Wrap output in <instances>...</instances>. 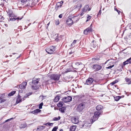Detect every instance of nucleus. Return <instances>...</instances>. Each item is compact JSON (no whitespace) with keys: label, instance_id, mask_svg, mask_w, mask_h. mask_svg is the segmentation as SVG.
Returning a JSON list of instances; mask_svg holds the SVG:
<instances>
[{"label":"nucleus","instance_id":"55","mask_svg":"<svg viewBox=\"0 0 131 131\" xmlns=\"http://www.w3.org/2000/svg\"><path fill=\"white\" fill-rule=\"evenodd\" d=\"M55 40L57 41H58L59 40V39L58 37V38H57Z\"/></svg>","mask_w":131,"mask_h":131},{"label":"nucleus","instance_id":"36","mask_svg":"<svg viewBox=\"0 0 131 131\" xmlns=\"http://www.w3.org/2000/svg\"><path fill=\"white\" fill-rule=\"evenodd\" d=\"M101 7L100 8V9L98 13L97 14V16H98L99 15H101Z\"/></svg>","mask_w":131,"mask_h":131},{"label":"nucleus","instance_id":"38","mask_svg":"<svg viewBox=\"0 0 131 131\" xmlns=\"http://www.w3.org/2000/svg\"><path fill=\"white\" fill-rule=\"evenodd\" d=\"M114 10H115L119 14H120V13L121 12L119 10H118L115 7L114 8Z\"/></svg>","mask_w":131,"mask_h":131},{"label":"nucleus","instance_id":"15","mask_svg":"<svg viewBox=\"0 0 131 131\" xmlns=\"http://www.w3.org/2000/svg\"><path fill=\"white\" fill-rule=\"evenodd\" d=\"M24 100V99L23 98H21V97L19 95H18V97L17 98L16 103L18 104L20 102H21L22 101H23Z\"/></svg>","mask_w":131,"mask_h":131},{"label":"nucleus","instance_id":"5","mask_svg":"<svg viewBox=\"0 0 131 131\" xmlns=\"http://www.w3.org/2000/svg\"><path fill=\"white\" fill-rule=\"evenodd\" d=\"M92 27V25L91 24L89 27L84 30V34L85 35H87L88 33L92 32L93 31Z\"/></svg>","mask_w":131,"mask_h":131},{"label":"nucleus","instance_id":"42","mask_svg":"<svg viewBox=\"0 0 131 131\" xmlns=\"http://www.w3.org/2000/svg\"><path fill=\"white\" fill-rule=\"evenodd\" d=\"M71 71H72V70L68 69H66V72H70Z\"/></svg>","mask_w":131,"mask_h":131},{"label":"nucleus","instance_id":"18","mask_svg":"<svg viewBox=\"0 0 131 131\" xmlns=\"http://www.w3.org/2000/svg\"><path fill=\"white\" fill-rule=\"evenodd\" d=\"M76 128V126L72 125L70 127V131H75Z\"/></svg>","mask_w":131,"mask_h":131},{"label":"nucleus","instance_id":"33","mask_svg":"<svg viewBox=\"0 0 131 131\" xmlns=\"http://www.w3.org/2000/svg\"><path fill=\"white\" fill-rule=\"evenodd\" d=\"M92 17L90 15H88L87 17V19L86 21V22L88 21H89L91 18Z\"/></svg>","mask_w":131,"mask_h":131},{"label":"nucleus","instance_id":"34","mask_svg":"<svg viewBox=\"0 0 131 131\" xmlns=\"http://www.w3.org/2000/svg\"><path fill=\"white\" fill-rule=\"evenodd\" d=\"M43 102H42L40 103L39 105V108L40 109H41L42 108V107L43 105Z\"/></svg>","mask_w":131,"mask_h":131},{"label":"nucleus","instance_id":"37","mask_svg":"<svg viewBox=\"0 0 131 131\" xmlns=\"http://www.w3.org/2000/svg\"><path fill=\"white\" fill-rule=\"evenodd\" d=\"M45 126H40L39 127L37 128V129H44V128H45Z\"/></svg>","mask_w":131,"mask_h":131},{"label":"nucleus","instance_id":"3","mask_svg":"<svg viewBox=\"0 0 131 131\" xmlns=\"http://www.w3.org/2000/svg\"><path fill=\"white\" fill-rule=\"evenodd\" d=\"M60 75L57 74H53L51 75L50 78L52 80L54 81H57L59 80Z\"/></svg>","mask_w":131,"mask_h":131},{"label":"nucleus","instance_id":"2","mask_svg":"<svg viewBox=\"0 0 131 131\" xmlns=\"http://www.w3.org/2000/svg\"><path fill=\"white\" fill-rule=\"evenodd\" d=\"M101 113V112H96L94 113V115H93L92 117H91V120H92L91 122H92V123L98 119Z\"/></svg>","mask_w":131,"mask_h":131},{"label":"nucleus","instance_id":"14","mask_svg":"<svg viewBox=\"0 0 131 131\" xmlns=\"http://www.w3.org/2000/svg\"><path fill=\"white\" fill-rule=\"evenodd\" d=\"M71 121L72 123L75 124H77L79 122L78 118L75 117H73L72 118Z\"/></svg>","mask_w":131,"mask_h":131},{"label":"nucleus","instance_id":"57","mask_svg":"<svg viewBox=\"0 0 131 131\" xmlns=\"http://www.w3.org/2000/svg\"><path fill=\"white\" fill-rule=\"evenodd\" d=\"M73 53V52L72 51H71L69 52V54H72Z\"/></svg>","mask_w":131,"mask_h":131},{"label":"nucleus","instance_id":"43","mask_svg":"<svg viewBox=\"0 0 131 131\" xmlns=\"http://www.w3.org/2000/svg\"><path fill=\"white\" fill-rule=\"evenodd\" d=\"M9 17H15V15L13 13H12L9 16Z\"/></svg>","mask_w":131,"mask_h":131},{"label":"nucleus","instance_id":"19","mask_svg":"<svg viewBox=\"0 0 131 131\" xmlns=\"http://www.w3.org/2000/svg\"><path fill=\"white\" fill-rule=\"evenodd\" d=\"M103 108V106L101 105H98L96 107V109L97 110L100 111Z\"/></svg>","mask_w":131,"mask_h":131},{"label":"nucleus","instance_id":"45","mask_svg":"<svg viewBox=\"0 0 131 131\" xmlns=\"http://www.w3.org/2000/svg\"><path fill=\"white\" fill-rule=\"evenodd\" d=\"M89 7V6L88 5H86L84 7L87 10Z\"/></svg>","mask_w":131,"mask_h":131},{"label":"nucleus","instance_id":"49","mask_svg":"<svg viewBox=\"0 0 131 131\" xmlns=\"http://www.w3.org/2000/svg\"><path fill=\"white\" fill-rule=\"evenodd\" d=\"M13 118H12L9 119H8L6 120L5 121V122H8L10 121V120H11V119H13Z\"/></svg>","mask_w":131,"mask_h":131},{"label":"nucleus","instance_id":"26","mask_svg":"<svg viewBox=\"0 0 131 131\" xmlns=\"http://www.w3.org/2000/svg\"><path fill=\"white\" fill-rule=\"evenodd\" d=\"M82 127L84 128L88 129L89 128V126L87 124H85L83 125Z\"/></svg>","mask_w":131,"mask_h":131},{"label":"nucleus","instance_id":"35","mask_svg":"<svg viewBox=\"0 0 131 131\" xmlns=\"http://www.w3.org/2000/svg\"><path fill=\"white\" fill-rule=\"evenodd\" d=\"M75 65L78 66L80 64H82L80 62H77L75 63Z\"/></svg>","mask_w":131,"mask_h":131},{"label":"nucleus","instance_id":"6","mask_svg":"<svg viewBox=\"0 0 131 131\" xmlns=\"http://www.w3.org/2000/svg\"><path fill=\"white\" fill-rule=\"evenodd\" d=\"M81 7V4L80 2L78 3L76 5H75L71 8V10H75L76 11H78L80 10Z\"/></svg>","mask_w":131,"mask_h":131},{"label":"nucleus","instance_id":"32","mask_svg":"<svg viewBox=\"0 0 131 131\" xmlns=\"http://www.w3.org/2000/svg\"><path fill=\"white\" fill-rule=\"evenodd\" d=\"M58 128V127L57 126H55L53 128L52 131H57Z\"/></svg>","mask_w":131,"mask_h":131},{"label":"nucleus","instance_id":"30","mask_svg":"<svg viewBox=\"0 0 131 131\" xmlns=\"http://www.w3.org/2000/svg\"><path fill=\"white\" fill-rule=\"evenodd\" d=\"M60 117L59 116L58 117H54L53 119V120L54 121H57L60 119Z\"/></svg>","mask_w":131,"mask_h":131},{"label":"nucleus","instance_id":"46","mask_svg":"<svg viewBox=\"0 0 131 131\" xmlns=\"http://www.w3.org/2000/svg\"><path fill=\"white\" fill-rule=\"evenodd\" d=\"M114 65H112V66H110L106 68L107 69H111L113 67H114Z\"/></svg>","mask_w":131,"mask_h":131},{"label":"nucleus","instance_id":"13","mask_svg":"<svg viewBox=\"0 0 131 131\" xmlns=\"http://www.w3.org/2000/svg\"><path fill=\"white\" fill-rule=\"evenodd\" d=\"M66 23L68 25L71 26L73 24V20L71 18H69L67 20Z\"/></svg>","mask_w":131,"mask_h":131},{"label":"nucleus","instance_id":"29","mask_svg":"<svg viewBox=\"0 0 131 131\" xmlns=\"http://www.w3.org/2000/svg\"><path fill=\"white\" fill-rule=\"evenodd\" d=\"M26 126L27 125L26 124H21L20 126V127L21 128H24L26 127Z\"/></svg>","mask_w":131,"mask_h":131},{"label":"nucleus","instance_id":"25","mask_svg":"<svg viewBox=\"0 0 131 131\" xmlns=\"http://www.w3.org/2000/svg\"><path fill=\"white\" fill-rule=\"evenodd\" d=\"M122 96H118L114 97V100L116 101H118L121 98Z\"/></svg>","mask_w":131,"mask_h":131},{"label":"nucleus","instance_id":"47","mask_svg":"<svg viewBox=\"0 0 131 131\" xmlns=\"http://www.w3.org/2000/svg\"><path fill=\"white\" fill-rule=\"evenodd\" d=\"M87 10L86 9H85L84 7L82 11H83L84 12H86Z\"/></svg>","mask_w":131,"mask_h":131},{"label":"nucleus","instance_id":"56","mask_svg":"<svg viewBox=\"0 0 131 131\" xmlns=\"http://www.w3.org/2000/svg\"><path fill=\"white\" fill-rule=\"evenodd\" d=\"M48 122L47 123H45V124H43V125H46V126H48Z\"/></svg>","mask_w":131,"mask_h":131},{"label":"nucleus","instance_id":"58","mask_svg":"<svg viewBox=\"0 0 131 131\" xmlns=\"http://www.w3.org/2000/svg\"><path fill=\"white\" fill-rule=\"evenodd\" d=\"M94 59L95 60H98V59H97L96 58H93V60Z\"/></svg>","mask_w":131,"mask_h":131},{"label":"nucleus","instance_id":"48","mask_svg":"<svg viewBox=\"0 0 131 131\" xmlns=\"http://www.w3.org/2000/svg\"><path fill=\"white\" fill-rule=\"evenodd\" d=\"M48 126H52L53 125V123H50V122H48Z\"/></svg>","mask_w":131,"mask_h":131},{"label":"nucleus","instance_id":"10","mask_svg":"<svg viewBox=\"0 0 131 131\" xmlns=\"http://www.w3.org/2000/svg\"><path fill=\"white\" fill-rule=\"evenodd\" d=\"M94 79L93 78H89L86 80L85 84L90 85L92 83Z\"/></svg>","mask_w":131,"mask_h":131},{"label":"nucleus","instance_id":"64","mask_svg":"<svg viewBox=\"0 0 131 131\" xmlns=\"http://www.w3.org/2000/svg\"><path fill=\"white\" fill-rule=\"evenodd\" d=\"M59 22L58 21V23H57H57H56V24H57V25H58V24H59Z\"/></svg>","mask_w":131,"mask_h":131},{"label":"nucleus","instance_id":"31","mask_svg":"<svg viewBox=\"0 0 131 131\" xmlns=\"http://www.w3.org/2000/svg\"><path fill=\"white\" fill-rule=\"evenodd\" d=\"M128 63H129V62H128V60H127L126 61L123 62V64L124 66H125L126 65L128 64Z\"/></svg>","mask_w":131,"mask_h":131},{"label":"nucleus","instance_id":"17","mask_svg":"<svg viewBox=\"0 0 131 131\" xmlns=\"http://www.w3.org/2000/svg\"><path fill=\"white\" fill-rule=\"evenodd\" d=\"M41 110L40 109H37L31 112V113L33 114H37Z\"/></svg>","mask_w":131,"mask_h":131},{"label":"nucleus","instance_id":"12","mask_svg":"<svg viewBox=\"0 0 131 131\" xmlns=\"http://www.w3.org/2000/svg\"><path fill=\"white\" fill-rule=\"evenodd\" d=\"M27 85L26 82H23L19 85V88L20 89H24L26 88Z\"/></svg>","mask_w":131,"mask_h":131},{"label":"nucleus","instance_id":"61","mask_svg":"<svg viewBox=\"0 0 131 131\" xmlns=\"http://www.w3.org/2000/svg\"><path fill=\"white\" fill-rule=\"evenodd\" d=\"M129 28L130 29H131V25L130 26Z\"/></svg>","mask_w":131,"mask_h":131},{"label":"nucleus","instance_id":"11","mask_svg":"<svg viewBox=\"0 0 131 131\" xmlns=\"http://www.w3.org/2000/svg\"><path fill=\"white\" fill-rule=\"evenodd\" d=\"M63 1H61L60 2H58L56 5L55 7V9L57 10L59 8H60L63 4Z\"/></svg>","mask_w":131,"mask_h":131},{"label":"nucleus","instance_id":"50","mask_svg":"<svg viewBox=\"0 0 131 131\" xmlns=\"http://www.w3.org/2000/svg\"><path fill=\"white\" fill-rule=\"evenodd\" d=\"M85 13V12H84L83 11H82V12L81 13L80 15L81 16H82Z\"/></svg>","mask_w":131,"mask_h":131},{"label":"nucleus","instance_id":"44","mask_svg":"<svg viewBox=\"0 0 131 131\" xmlns=\"http://www.w3.org/2000/svg\"><path fill=\"white\" fill-rule=\"evenodd\" d=\"M129 63H131V57L129 59H127Z\"/></svg>","mask_w":131,"mask_h":131},{"label":"nucleus","instance_id":"40","mask_svg":"<svg viewBox=\"0 0 131 131\" xmlns=\"http://www.w3.org/2000/svg\"><path fill=\"white\" fill-rule=\"evenodd\" d=\"M91 46L92 47H93L94 48L96 47V46H95L93 43V42H92L91 43Z\"/></svg>","mask_w":131,"mask_h":131},{"label":"nucleus","instance_id":"1","mask_svg":"<svg viewBox=\"0 0 131 131\" xmlns=\"http://www.w3.org/2000/svg\"><path fill=\"white\" fill-rule=\"evenodd\" d=\"M40 79L34 78L32 80V83L33 85H32V88L34 90H37L39 88L38 86L36 85L40 81Z\"/></svg>","mask_w":131,"mask_h":131},{"label":"nucleus","instance_id":"21","mask_svg":"<svg viewBox=\"0 0 131 131\" xmlns=\"http://www.w3.org/2000/svg\"><path fill=\"white\" fill-rule=\"evenodd\" d=\"M64 104L62 102H60L57 104V106L59 107H61Z\"/></svg>","mask_w":131,"mask_h":131},{"label":"nucleus","instance_id":"41","mask_svg":"<svg viewBox=\"0 0 131 131\" xmlns=\"http://www.w3.org/2000/svg\"><path fill=\"white\" fill-rule=\"evenodd\" d=\"M13 13V12L12 11H9L8 12V14L9 16L11 14Z\"/></svg>","mask_w":131,"mask_h":131},{"label":"nucleus","instance_id":"16","mask_svg":"<svg viewBox=\"0 0 131 131\" xmlns=\"http://www.w3.org/2000/svg\"><path fill=\"white\" fill-rule=\"evenodd\" d=\"M23 16H22V17H21L20 18V17H17V18H10L9 19V20L10 21H15V20H21V19L23 18Z\"/></svg>","mask_w":131,"mask_h":131},{"label":"nucleus","instance_id":"52","mask_svg":"<svg viewBox=\"0 0 131 131\" xmlns=\"http://www.w3.org/2000/svg\"><path fill=\"white\" fill-rule=\"evenodd\" d=\"M115 84V82H114V81H113V82L111 83L110 84L111 85H113L114 84Z\"/></svg>","mask_w":131,"mask_h":131},{"label":"nucleus","instance_id":"60","mask_svg":"<svg viewBox=\"0 0 131 131\" xmlns=\"http://www.w3.org/2000/svg\"><path fill=\"white\" fill-rule=\"evenodd\" d=\"M114 82H115V83H117L118 82V81L117 80H115V81H114Z\"/></svg>","mask_w":131,"mask_h":131},{"label":"nucleus","instance_id":"53","mask_svg":"<svg viewBox=\"0 0 131 131\" xmlns=\"http://www.w3.org/2000/svg\"><path fill=\"white\" fill-rule=\"evenodd\" d=\"M62 14H60L59 16V17L60 18H61L62 17Z\"/></svg>","mask_w":131,"mask_h":131},{"label":"nucleus","instance_id":"62","mask_svg":"<svg viewBox=\"0 0 131 131\" xmlns=\"http://www.w3.org/2000/svg\"><path fill=\"white\" fill-rule=\"evenodd\" d=\"M59 131H63V130L62 129H61Z\"/></svg>","mask_w":131,"mask_h":131},{"label":"nucleus","instance_id":"51","mask_svg":"<svg viewBox=\"0 0 131 131\" xmlns=\"http://www.w3.org/2000/svg\"><path fill=\"white\" fill-rule=\"evenodd\" d=\"M28 1H29V0H21V2L22 3H24Z\"/></svg>","mask_w":131,"mask_h":131},{"label":"nucleus","instance_id":"28","mask_svg":"<svg viewBox=\"0 0 131 131\" xmlns=\"http://www.w3.org/2000/svg\"><path fill=\"white\" fill-rule=\"evenodd\" d=\"M124 66L123 64H121L118 67V68H120L119 70L122 71V70L123 69Z\"/></svg>","mask_w":131,"mask_h":131},{"label":"nucleus","instance_id":"7","mask_svg":"<svg viewBox=\"0 0 131 131\" xmlns=\"http://www.w3.org/2000/svg\"><path fill=\"white\" fill-rule=\"evenodd\" d=\"M72 99L71 96H68L63 97L62 99V101L64 103H67L71 101Z\"/></svg>","mask_w":131,"mask_h":131},{"label":"nucleus","instance_id":"23","mask_svg":"<svg viewBox=\"0 0 131 131\" xmlns=\"http://www.w3.org/2000/svg\"><path fill=\"white\" fill-rule=\"evenodd\" d=\"M15 91H12L11 92L9 93L8 94V96H11L14 95L16 93Z\"/></svg>","mask_w":131,"mask_h":131},{"label":"nucleus","instance_id":"54","mask_svg":"<svg viewBox=\"0 0 131 131\" xmlns=\"http://www.w3.org/2000/svg\"><path fill=\"white\" fill-rule=\"evenodd\" d=\"M77 42V40H74L73 42V43L75 44Z\"/></svg>","mask_w":131,"mask_h":131},{"label":"nucleus","instance_id":"63","mask_svg":"<svg viewBox=\"0 0 131 131\" xmlns=\"http://www.w3.org/2000/svg\"><path fill=\"white\" fill-rule=\"evenodd\" d=\"M59 22L58 21V23H57H57H56V24H57V25H58V24H59Z\"/></svg>","mask_w":131,"mask_h":131},{"label":"nucleus","instance_id":"39","mask_svg":"<svg viewBox=\"0 0 131 131\" xmlns=\"http://www.w3.org/2000/svg\"><path fill=\"white\" fill-rule=\"evenodd\" d=\"M5 96V94L3 93L1 94V96L0 97H1V98H4Z\"/></svg>","mask_w":131,"mask_h":131},{"label":"nucleus","instance_id":"8","mask_svg":"<svg viewBox=\"0 0 131 131\" xmlns=\"http://www.w3.org/2000/svg\"><path fill=\"white\" fill-rule=\"evenodd\" d=\"M102 66L97 64H94L92 66V68L95 71L100 70L102 68Z\"/></svg>","mask_w":131,"mask_h":131},{"label":"nucleus","instance_id":"22","mask_svg":"<svg viewBox=\"0 0 131 131\" xmlns=\"http://www.w3.org/2000/svg\"><path fill=\"white\" fill-rule=\"evenodd\" d=\"M66 108L65 107H63L61 108H59V110L62 113H64V110Z\"/></svg>","mask_w":131,"mask_h":131},{"label":"nucleus","instance_id":"59","mask_svg":"<svg viewBox=\"0 0 131 131\" xmlns=\"http://www.w3.org/2000/svg\"><path fill=\"white\" fill-rule=\"evenodd\" d=\"M91 9L90 8H89L88 9V8L87 10H88V11H89L91 10Z\"/></svg>","mask_w":131,"mask_h":131},{"label":"nucleus","instance_id":"24","mask_svg":"<svg viewBox=\"0 0 131 131\" xmlns=\"http://www.w3.org/2000/svg\"><path fill=\"white\" fill-rule=\"evenodd\" d=\"M6 101V99L0 97V103L2 104Z\"/></svg>","mask_w":131,"mask_h":131},{"label":"nucleus","instance_id":"4","mask_svg":"<svg viewBox=\"0 0 131 131\" xmlns=\"http://www.w3.org/2000/svg\"><path fill=\"white\" fill-rule=\"evenodd\" d=\"M55 50V47L53 46L48 47L46 49V51L48 53L51 54Z\"/></svg>","mask_w":131,"mask_h":131},{"label":"nucleus","instance_id":"20","mask_svg":"<svg viewBox=\"0 0 131 131\" xmlns=\"http://www.w3.org/2000/svg\"><path fill=\"white\" fill-rule=\"evenodd\" d=\"M60 99V96H56L54 99L53 101L54 102H57Z\"/></svg>","mask_w":131,"mask_h":131},{"label":"nucleus","instance_id":"9","mask_svg":"<svg viewBox=\"0 0 131 131\" xmlns=\"http://www.w3.org/2000/svg\"><path fill=\"white\" fill-rule=\"evenodd\" d=\"M84 105L83 103L80 104L78 105L77 108V110L79 112H81L84 108Z\"/></svg>","mask_w":131,"mask_h":131},{"label":"nucleus","instance_id":"27","mask_svg":"<svg viewBox=\"0 0 131 131\" xmlns=\"http://www.w3.org/2000/svg\"><path fill=\"white\" fill-rule=\"evenodd\" d=\"M125 80L128 83V84H131V81H130V79L129 78H125Z\"/></svg>","mask_w":131,"mask_h":131}]
</instances>
